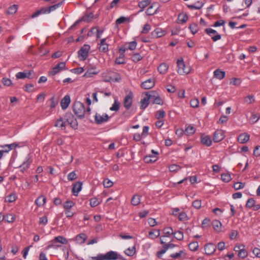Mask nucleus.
Here are the masks:
<instances>
[{
  "label": "nucleus",
  "mask_w": 260,
  "mask_h": 260,
  "mask_svg": "<svg viewBox=\"0 0 260 260\" xmlns=\"http://www.w3.org/2000/svg\"><path fill=\"white\" fill-rule=\"evenodd\" d=\"M75 115L79 119L84 117L85 109L83 104L80 102L76 101L73 106Z\"/></svg>",
  "instance_id": "1"
},
{
  "label": "nucleus",
  "mask_w": 260,
  "mask_h": 260,
  "mask_svg": "<svg viewBox=\"0 0 260 260\" xmlns=\"http://www.w3.org/2000/svg\"><path fill=\"white\" fill-rule=\"evenodd\" d=\"M62 4V2L59 3L57 4L51 6L49 7L43 8L37 11L32 15V17L34 18L38 16L39 15L42 14H49L51 12L56 10L59 8Z\"/></svg>",
  "instance_id": "2"
},
{
  "label": "nucleus",
  "mask_w": 260,
  "mask_h": 260,
  "mask_svg": "<svg viewBox=\"0 0 260 260\" xmlns=\"http://www.w3.org/2000/svg\"><path fill=\"white\" fill-rule=\"evenodd\" d=\"M178 66L177 72L181 75L188 74L190 71V67H186L182 58L178 59L177 61Z\"/></svg>",
  "instance_id": "3"
},
{
  "label": "nucleus",
  "mask_w": 260,
  "mask_h": 260,
  "mask_svg": "<svg viewBox=\"0 0 260 260\" xmlns=\"http://www.w3.org/2000/svg\"><path fill=\"white\" fill-rule=\"evenodd\" d=\"M65 120L67 121V124H70L72 128L74 129L78 128V124L77 120L72 113L68 112L65 114Z\"/></svg>",
  "instance_id": "4"
},
{
  "label": "nucleus",
  "mask_w": 260,
  "mask_h": 260,
  "mask_svg": "<svg viewBox=\"0 0 260 260\" xmlns=\"http://www.w3.org/2000/svg\"><path fill=\"white\" fill-rule=\"evenodd\" d=\"M74 205V202L72 201H67L64 203L63 207L67 217L71 218L74 215V213L71 210Z\"/></svg>",
  "instance_id": "5"
},
{
  "label": "nucleus",
  "mask_w": 260,
  "mask_h": 260,
  "mask_svg": "<svg viewBox=\"0 0 260 260\" xmlns=\"http://www.w3.org/2000/svg\"><path fill=\"white\" fill-rule=\"evenodd\" d=\"M100 257L99 259L100 260H117V252L114 251H109L105 254L100 253Z\"/></svg>",
  "instance_id": "6"
},
{
  "label": "nucleus",
  "mask_w": 260,
  "mask_h": 260,
  "mask_svg": "<svg viewBox=\"0 0 260 260\" xmlns=\"http://www.w3.org/2000/svg\"><path fill=\"white\" fill-rule=\"evenodd\" d=\"M90 46L88 45H84L78 52V57L80 60L84 61L88 57Z\"/></svg>",
  "instance_id": "7"
},
{
  "label": "nucleus",
  "mask_w": 260,
  "mask_h": 260,
  "mask_svg": "<svg viewBox=\"0 0 260 260\" xmlns=\"http://www.w3.org/2000/svg\"><path fill=\"white\" fill-rule=\"evenodd\" d=\"M109 118L110 117L106 113H103L102 114L96 113L94 116L95 122L98 124H100L108 121Z\"/></svg>",
  "instance_id": "8"
},
{
  "label": "nucleus",
  "mask_w": 260,
  "mask_h": 260,
  "mask_svg": "<svg viewBox=\"0 0 260 260\" xmlns=\"http://www.w3.org/2000/svg\"><path fill=\"white\" fill-rule=\"evenodd\" d=\"M66 70V63L64 62H60L53 68L52 70L49 72V75L54 76L60 71Z\"/></svg>",
  "instance_id": "9"
},
{
  "label": "nucleus",
  "mask_w": 260,
  "mask_h": 260,
  "mask_svg": "<svg viewBox=\"0 0 260 260\" xmlns=\"http://www.w3.org/2000/svg\"><path fill=\"white\" fill-rule=\"evenodd\" d=\"M152 96H155V95H152V94H149L148 92H147L146 93L145 96L142 99H141L140 101L141 109H145L147 107L149 104V101Z\"/></svg>",
  "instance_id": "10"
},
{
  "label": "nucleus",
  "mask_w": 260,
  "mask_h": 260,
  "mask_svg": "<svg viewBox=\"0 0 260 260\" xmlns=\"http://www.w3.org/2000/svg\"><path fill=\"white\" fill-rule=\"evenodd\" d=\"M152 154L146 156L144 160L146 163L154 162L158 159V153L154 150H151Z\"/></svg>",
  "instance_id": "11"
},
{
  "label": "nucleus",
  "mask_w": 260,
  "mask_h": 260,
  "mask_svg": "<svg viewBox=\"0 0 260 260\" xmlns=\"http://www.w3.org/2000/svg\"><path fill=\"white\" fill-rule=\"evenodd\" d=\"M225 137L224 132L221 129L216 130L213 135V141L216 142H219L222 141Z\"/></svg>",
  "instance_id": "12"
},
{
  "label": "nucleus",
  "mask_w": 260,
  "mask_h": 260,
  "mask_svg": "<svg viewBox=\"0 0 260 260\" xmlns=\"http://www.w3.org/2000/svg\"><path fill=\"white\" fill-rule=\"evenodd\" d=\"M67 125V121L65 120V116L64 118L60 117L58 119H57L54 126L56 127H58L62 130H64Z\"/></svg>",
  "instance_id": "13"
},
{
  "label": "nucleus",
  "mask_w": 260,
  "mask_h": 260,
  "mask_svg": "<svg viewBox=\"0 0 260 260\" xmlns=\"http://www.w3.org/2000/svg\"><path fill=\"white\" fill-rule=\"evenodd\" d=\"M155 85V80L153 78L149 79L141 83V86L145 89H149Z\"/></svg>",
  "instance_id": "14"
},
{
  "label": "nucleus",
  "mask_w": 260,
  "mask_h": 260,
  "mask_svg": "<svg viewBox=\"0 0 260 260\" xmlns=\"http://www.w3.org/2000/svg\"><path fill=\"white\" fill-rule=\"evenodd\" d=\"M204 248L206 254L210 255L215 252L217 247L213 243H208L205 245Z\"/></svg>",
  "instance_id": "15"
},
{
  "label": "nucleus",
  "mask_w": 260,
  "mask_h": 260,
  "mask_svg": "<svg viewBox=\"0 0 260 260\" xmlns=\"http://www.w3.org/2000/svg\"><path fill=\"white\" fill-rule=\"evenodd\" d=\"M133 95L132 93L125 96L124 99L123 105L126 110L129 109L132 105Z\"/></svg>",
  "instance_id": "16"
},
{
  "label": "nucleus",
  "mask_w": 260,
  "mask_h": 260,
  "mask_svg": "<svg viewBox=\"0 0 260 260\" xmlns=\"http://www.w3.org/2000/svg\"><path fill=\"white\" fill-rule=\"evenodd\" d=\"M246 207L248 208H253L254 211H257L260 208L259 204L255 205V201L253 198H250L248 200L246 204Z\"/></svg>",
  "instance_id": "17"
},
{
  "label": "nucleus",
  "mask_w": 260,
  "mask_h": 260,
  "mask_svg": "<svg viewBox=\"0 0 260 260\" xmlns=\"http://www.w3.org/2000/svg\"><path fill=\"white\" fill-rule=\"evenodd\" d=\"M94 18V15L92 13H90L88 15H86L84 16H83L81 19L78 20L77 21H76L74 24L71 26L72 27L75 26L78 23H79L80 22L82 21H86V22H89L92 19H93Z\"/></svg>",
  "instance_id": "18"
},
{
  "label": "nucleus",
  "mask_w": 260,
  "mask_h": 260,
  "mask_svg": "<svg viewBox=\"0 0 260 260\" xmlns=\"http://www.w3.org/2000/svg\"><path fill=\"white\" fill-rule=\"evenodd\" d=\"M82 183L78 181L74 183L73 185L72 192L75 196H77L79 192L81 190Z\"/></svg>",
  "instance_id": "19"
},
{
  "label": "nucleus",
  "mask_w": 260,
  "mask_h": 260,
  "mask_svg": "<svg viewBox=\"0 0 260 260\" xmlns=\"http://www.w3.org/2000/svg\"><path fill=\"white\" fill-rule=\"evenodd\" d=\"M250 139V135L247 133H244L239 135L238 137V141L241 144L247 143Z\"/></svg>",
  "instance_id": "20"
},
{
  "label": "nucleus",
  "mask_w": 260,
  "mask_h": 260,
  "mask_svg": "<svg viewBox=\"0 0 260 260\" xmlns=\"http://www.w3.org/2000/svg\"><path fill=\"white\" fill-rule=\"evenodd\" d=\"M71 102V99L70 96L69 95H66L64 96V97L61 100L60 102V105L61 107V108L63 110L66 109L70 103Z\"/></svg>",
  "instance_id": "21"
},
{
  "label": "nucleus",
  "mask_w": 260,
  "mask_h": 260,
  "mask_svg": "<svg viewBox=\"0 0 260 260\" xmlns=\"http://www.w3.org/2000/svg\"><path fill=\"white\" fill-rule=\"evenodd\" d=\"M19 146V144L17 143H13L10 144H6L2 145L0 147L4 148L3 150L4 152L8 153L12 149H15L17 147Z\"/></svg>",
  "instance_id": "22"
},
{
  "label": "nucleus",
  "mask_w": 260,
  "mask_h": 260,
  "mask_svg": "<svg viewBox=\"0 0 260 260\" xmlns=\"http://www.w3.org/2000/svg\"><path fill=\"white\" fill-rule=\"evenodd\" d=\"M31 162V161L30 160L29 157H26L25 160L23 162L22 165L19 166L21 172L23 173L24 171L27 170L29 168Z\"/></svg>",
  "instance_id": "23"
},
{
  "label": "nucleus",
  "mask_w": 260,
  "mask_h": 260,
  "mask_svg": "<svg viewBox=\"0 0 260 260\" xmlns=\"http://www.w3.org/2000/svg\"><path fill=\"white\" fill-rule=\"evenodd\" d=\"M201 143L207 146H210L212 144V140L209 136H202L201 137Z\"/></svg>",
  "instance_id": "24"
},
{
  "label": "nucleus",
  "mask_w": 260,
  "mask_h": 260,
  "mask_svg": "<svg viewBox=\"0 0 260 260\" xmlns=\"http://www.w3.org/2000/svg\"><path fill=\"white\" fill-rule=\"evenodd\" d=\"M165 31L161 28H156L152 32V35L156 38H160L165 35Z\"/></svg>",
  "instance_id": "25"
},
{
  "label": "nucleus",
  "mask_w": 260,
  "mask_h": 260,
  "mask_svg": "<svg viewBox=\"0 0 260 260\" xmlns=\"http://www.w3.org/2000/svg\"><path fill=\"white\" fill-rule=\"evenodd\" d=\"M214 76L219 80L223 79L225 76V73L221 71L220 69H217L214 72Z\"/></svg>",
  "instance_id": "26"
},
{
  "label": "nucleus",
  "mask_w": 260,
  "mask_h": 260,
  "mask_svg": "<svg viewBox=\"0 0 260 260\" xmlns=\"http://www.w3.org/2000/svg\"><path fill=\"white\" fill-rule=\"evenodd\" d=\"M169 68V66L166 63H162L158 67V71L161 74L167 73Z\"/></svg>",
  "instance_id": "27"
},
{
  "label": "nucleus",
  "mask_w": 260,
  "mask_h": 260,
  "mask_svg": "<svg viewBox=\"0 0 260 260\" xmlns=\"http://www.w3.org/2000/svg\"><path fill=\"white\" fill-rule=\"evenodd\" d=\"M151 3V1L150 0H143L140 2L138 4V6L141 10L139 12H142L144 9L148 6Z\"/></svg>",
  "instance_id": "28"
},
{
  "label": "nucleus",
  "mask_w": 260,
  "mask_h": 260,
  "mask_svg": "<svg viewBox=\"0 0 260 260\" xmlns=\"http://www.w3.org/2000/svg\"><path fill=\"white\" fill-rule=\"evenodd\" d=\"M86 238L87 236L86 234L82 233L76 236V240L78 243L80 244H83L85 242Z\"/></svg>",
  "instance_id": "29"
},
{
  "label": "nucleus",
  "mask_w": 260,
  "mask_h": 260,
  "mask_svg": "<svg viewBox=\"0 0 260 260\" xmlns=\"http://www.w3.org/2000/svg\"><path fill=\"white\" fill-rule=\"evenodd\" d=\"M99 73L95 69H88L84 74V76L86 78L91 77L93 75H96Z\"/></svg>",
  "instance_id": "30"
},
{
  "label": "nucleus",
  "mask_w": 260,
  "mask_h": 260,
  "mask_svg": "<svg viewBox=\"0 0 260 260\" xmlns=\"http://www.w3.org/2000/svg\"><path fill=\"white\" fill-rule=\"evenodd\" d=\"M140 201L141 196L138 194H135L131 200V203L134 206H137L140 204Z\"/></svg>",
  "instance_id": "31"
},
{
  "label": "nucleus",
  "mask_w": 260,
  "mask_h": 260,
  "mask_svg": "<svg viewBox=\"0 0 260 260\" xmlns=\"http://www.w3.org/2000/svg\"><path fill=\"white\" fill-rule=\"evenodd\" d=\"M53 239L54 241L57 243H59L62 244H66L68 243L67 239L65 237L61 236L55 237Z\"/></svg>",
  "instance_id": "32"
},
{
  "label": "nucleus",
  "mask_w": 260,
  "mask_h": 260,
  "mask_svg": "<svg viewBox=\"0 0 260 260\" xmlns=\"http://www.w3.org/2000/svg\"><path fill=\"white\" fill-rule=\"evenodd\" d=\"M46 203V198L43 196H40L35 201V203L38 206L44 205Z\"/></svg>",
  "instance_id": "33"
},
{
  "label": "nucleus",
  "mask_w": 260,
  "mask_h": 260,
  "mask_svg": "<svg viewBox=\"0 0 260 260\" xmlns=\"http://www.w3.org/2000/svg\"><path fill=\"white\" fill-rule=\"evenodd\" d=\"M125 63V55L120 54L115 60V63L118 64H122Z\"/></svg>",
  "instance_id": "34"
},
{
  "label": "nucleus",
  "mask_w": 260,
  "mask_h": 260,
  "mask_svg": "<svg viewBox=\"0 0 260 260\" xmlns=\"http://www.w3.org/2000/svg\"><path fill=\"white\" fill-rule=\"evenodd\" d=\"M163 232L165 234V235L162 236L161 237V238H164L165 237H169L170 235L174 234L173 230L172 228L171 227L165 228L164 229Z\"/></svg>",
  "instance_id": "35"
},
{
  "label": "nucleus",
  "mask_w": 260,
  "mask_h": 260,
  "mask_svg": "<svg viewBox=\"0 0 260 260\" xmlns=\"http://www.w3.org/2000/svg\"><path fill=\"white\" fill-rule=\"evenodd\" d=\"M160 235L159 230H154L153 231L149 232V236L150 238L155 239Z\"/></svg>",
  "instance_id": "36"
},
{
  "label": "nucleus",
  "mask_w": 260,
  "mask_h": 260,
  "mask_svg": "<svg viewBox=\"0 0 260 260\" xmlns=\"http://www.w3.org/2000/svg\"><path fill=\"white\" fill-rule=\"evenodd\" d=\"M17 198V196L15 193H12L7 196L5 198V201L9 203L14 202Z\"/></svg>",
  "instance_id": "37"
},
{
  "label": "nucleus",
  "mask_w": 260,
  "mask_h": 260,
  "mask_svg": "<svg viewBox=\"0 0 260 260\" xmlns=\"http://www.w3.org/2000/svg\"><path fill=\"white\" fill-rule=\"evenodd\" d=\"M124 253L129 256H133L136 253V248L135 246L132 248H128L124 251Z\"/></svg>",
  "instance_id": "38"
},
{
  "label": "nucleus",
  "mask_w": 260,
  "mask_h": 260,
  "mask_svg": "<svg viewBox=\"0 0 260 260\" xmlns=\"http://www.w3.org/2000/svg\"><path fill=\"white\" fill-rule=\"evenodd\" d=\"M50 243L47 246V249H48L51 248L57 249L60 246V245L58 244L56 242H55L53 239L50 241Z\"/></svg>",
  "instance_id": "39"
},
{
  "label": "nucleus",
  "mask_w": 260,
  "mask_h": 260,
  "mask_svg": "<svg viewBox=\"0 0 260 260\" xmlns=\"http://www.w3.org/2000/svg\"><path fill=\"white\" fill-rule=\"evenodd\" d=\"M188 247L189 249L192 251H196L198 249L199 244L197 241L191 242L189 244Z\"/></svg>",
  "instance_id": "40"
},
{
  "label": "nucleus",
  "mask_w": 260,
  "mask_h": 260,
  "mask_svg": "<svg viewBox=\"0 0 260 260\" xmlns=\"http://www.w3.org/2000/svg\"><path fill=\"white\" fill-rule=\"evenodd\" d=\"M157 9H154L153 6L151 5L148 7L146 11V13L147 15H153L156 13Z\"/></svg>",
  "instance_id": "41"
},
{
  "label": "nucleus",
  "mask_w": 260,
  "mask_h": 260,
  "mask_svg": "<svg viewBox=\"0 0 260 260\" xmlns=\"http://www.w3.org/2000/svg\"><path fill=\"white\" fill-rule=\"evenodd\" d=\"M152 98H153L154 99L153 101V104H156L160 105H163L162 100L157 94H156V95H155V96H152L151 98V99Z\"/></svg>",
  "instance_id": "42"
},
{
  "label": "nucleus",
  "mask_w": 260,
  "mask_h": 260,
  "mask_svg": "<svg viewBox=\"0 0 260 260\" xmlns=\"http://www.w3.org/2000/svg\"><path fill=\"white\" fill-rule=\"evenodd\" d=\"M178 19L180 22L185 23L188 20V16L186 14L181 13L179 15Z\"/></svg>",
  "instance_id": "43"
},
{
  "label": "nucleus",
  "mask_w": 260,
  "mask_h": 260,
  "mask_svg": "<svg viewBox=\"0 0 260 260\" xmlns=\"http://www.w3.org/2000/svg\"><path fill=\"white\" fill-rule=\"evenodd\" d=\"M120 103L117 100H114V102L112 105V107L110 108L111 111H117L119 109Z\"/></svg>",
  "instance_id": "44"
},
{
  "label": "nucleus",
  "mask_w": 260,
  "mask_h": 260,
  "mask_svg": "<svg viewBox=\"0 0 260 260\" xmlns=\"http://www.w3.org/2000/svg\"><path fill=\"white\" fill-rule=\"evenodd\" d=\"M166 116V112L163 110H160L156 112L155 117L157 119L164 118Z\"/></svg>",
  "instance_id": "45"
},
{
  "label": "nucleus",
  "mask_w": 260,
  "mask_h": 260,
  "mask_svg": "<svg viewBox=\"0 0 260 260\" xmlns=\"http://www.w3.org/2000/svg\"><path fill=\"white\" fill-rule=\"evenodd\" d=\"M17 9H18L17 5H13V6H10L8 8V9L7 10V13L9 14H15L17 10Z\"/></svg>",
  "instance_id": "46"
},
{
  "label": "nucleus",
  "mask_w": 260,
  "mask_h": 260,
  "mask_svg": "<svg viewBox=\"0 0 260 260\" xmlns=\"http://www.w3.org/2000/svg\"><path fill=\"white\" fill-rule=\"evenodd\" d=\"M4 220L9 223H11L14 221L15 217L12 214H7L5 216Z\"/></svg>",
  "instance_id": "47"
},
{
  "label": "nucleus",
  "mask_w": 260,
  "mask_h": 260,
  "mask_svg": "<svg viewBox=\"0 0 260 260\" xmlns=\"http://www.w3.org/2000/svg\"><path fill=\"white\" fill-rule=\"evenodd\" d=\"M214 229L216 231H219L221 227V223L218 220H214L212 223Z\"/></svg>",
  "instance_id": "48"
},
{
  "label": "nucleus",
  "mask_w": 260,
  "mask_h": 260,
  "mask_svg": "<svg viewBox=\"0 0 260 260\" xmlns=\"http://www.w3.org/2000/svg\"><path fill=\"white\" fill-rule=\"evenodd\" d=\"M174 237L178 240L181 241L183 239V233L181 231L174 232Z\"/></svg>",
  "instance_id": "49"
},
{
  "label": "nucleus",
  "mask_w": 260,
  "mask_h": 260,
  "mask_svg": "<svg viewBox=\"0 0 260 260\" xmlns=\"http://www.w3.org/2000/svg\"><path fill=\"white\" fill-rule=\"evenodd\" d=\"M131 59L134 62H137L141 60L142 59V57L139 53H136L133 54Z\"/></svg>",
  "instance_id": "50"
},
{
  "label": "nucleus",
  "mask_w": 260,
  "mask_h": 260,
  "mask_svg": "<svg viewBox=\"0 0 260 260\" xmlns=\"http://www.w3.org/2000/svg\"><path fill=\"white\" fill-rule=\"evenodd\" d=\"M100 204V202L96 198H91L90 200V205L91 207H95Z\"/></svg>",
  "instance_id": "51"
},
{
  "label": "nucleus",
  "mask_w": 260,
  "mask_h": 260,
  "mask_svg": "<svg viewBox=\"0 0 260 260\" xmlns=\"http://www.w3.org/2000/svg\"><path fill=\"white\" fill-rule=\"evenodd\" d=\"M244 101L245 103H246L248 104H250L254 102V101H255L254 97L253 95H249L246 96L244 98Z\"/></svg>",
  "instance_id": "52"
},
{
  "label": "nucleus",
  "mask_w": 260,
  "mask_h": 260,
  "mask_svg": "<svg viewBox=\"0 0 260 260\" xmlns=\"http://www.w3.org/2000/svg\"><path fill=\"white\" fill-rule=\"evenodd\" d=\"M195 132V128L193 126L189 125L187 126L185 131V133L187 135H190L194 134Z\"/></svg>",
  "instance_id": "53"
},
{
  "label": "nucleus",
  "mask_w": 260,
  "mask_h": 260,
  "mask_svg": "<svg viewBox=\"0 0 260 260\" xmlns=\"http://www.w3.org/2000/svg\"><path fill=\"white\" fill-rule=\"evenodd\" d=\"M48 223V218L47 216L44 215L39 218V224L40 225H45Z\"/></svg>",
  "instance_id": "54"
},
{
  "label": "nucleus",
  "mask_w": 260,
  "mask_h": 260,
  "mask_svg": "<svg viewBox=\"0 0 260 260\" xmlns=\"http://www.w3.org/2000/svg\"><path fill=\"white\" fill-rule=\"evenodd\" d=\"M189 28L192 32V34H196L199 30L198 26L196 23H192L190 24L189 26Z\"/></svg>",
  "instance_id": "55"
},
{
  "label": "nucleus",
  "mask_w": 260,
  "mask_h": 260,
  "mask_svg": "<svg viewBox=\"0 0 260 260\" xmlns=\"http://www.w3.org/2000/svg\"><path fill=\"white\" fill-rule=\"evenodd\" d=\"M103 185L105 187L109 188L113 186V183L108 178L105 179L103 181Z\"/></svg>",
  "instance_id": "56"
},
{
  "label": "nucleus",
  "mask_w": 260,
  "mask_h": 260,
  "mask_svg": "<svg viewBox=\"0 0 260 260\" xmlns=\"http://www.w3.org/2000/svg\"><path fill=\"white\" fill-rule=\"evenodd\" d=\"M99 50L100 52H107L109 50L108 44H105L101 45H99Z\"/></svg>",
  "instance_id": "57"
},
{
  "label": "nucleus",
  "mask_w": 260,
  "mask_h": 260,
  "mask_svg": "<svg viewBox=\"0 0 260 260\" xmlns=\"http://www.w3.org/2000/svg\"><path fill=\"white\" fill-rule=\"evenodd\" d=\"M260 118V116L258 114H252L250 119V121L252 123L256 122Z\"/></svg>",
  "instance_id": "58"
},
{
  "label": "nucleus",
  "mask_w": 260,
  "mask_h": 260,
  "mask_svg": "<svg viewBox=\"0 0 260 260\" xmlns=\"http://www.w3.org/2000/svg\"><path fill=\"white\" fill-rule=\"evenodd\" d=\"M151 30V26L149 24H145L141 31L142 34H147Z\"/></svg>",
  "instance_id": "59"
},
{
  "label": "nucleus",
  "mask_w": 260,
  "mask_h": 260,
  "mask_svg": "<svg viewBox=\"0 0 260 260\" xmlns=\"http://www.w3.org/2000/svg\"><path fill=\"white\" fill-rule=\"evenodd\" d=\"M137 43L136 41H132L128 43V46L127 49L131 50H134L137 47Z\"/></svg>",
  "instance_id": "60"
},
{
  "label": "nucleus",
  "mask_w": 260,
  "mask_h": 260,
  "mask_svg": "<svg viewBox=\"0 0 260 260\" xmlns=\"http://www.w3.org/2000/svg\"><path fill=\"white\" fill-rule=\"evenodd\" d=\"M245 186V183L242 182H236L234 184V188L235 190L242 189Z\"/></svg>",
  "instance_id": "61"
},
{
  "label": "nucleus",
  "mask_w": 260,
  "mask_h": 260,
  "mask_svg": "<svg viewBox=\"0 0 260 260\" xmlns=\"http://www.w3.org/2000/svg\"><path fill=\"white\" fill-rule=\"evenodd\" d=\"M221 178V179L225 182H228L231 180V175L229 174H222Z\"/></svg>",
  "instance_id": "62"
},
{
  "label": "nucleus",
  "mask_w": 260,
  "mask_h": 260,
  "mask_svg": "<svg viewBox=\"0 0 260 260\" xmlns=\"http://www.w3.org/2000/svg\"><path fill=\"white\" fill-rule=\"evenodd\" d=\"M190 106L192 108H198L199 105V101L198 99H192L190 102Z\"/></svg>",
  "instance_id": "63"
},
{
  "label": "nucleus",
  "mask_w": 260,
  "mask_h": 260,
  "mask_svg": "<svg viewBox=\"0 0 260 260\" xmlns=\"http://www.w3.org/2000/svg\"><path fill=\"white\" fill-rule=\"evenodd\" d=\"M247 252L245 248L238 253V256L241 258H245L247 256Z\"/></svg>",
  "instance_id": "64"
}]
</instances>
